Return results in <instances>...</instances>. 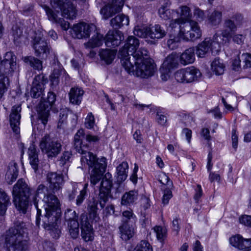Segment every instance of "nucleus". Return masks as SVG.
Here are the masks:
<instances>
[{
	"label": "nucleus",
	"mask_w": 251,
	"mask_h": 251,
	"mask_svg": "<svg viewBox=\"0 0 251 251\" xmlns=\"http://www.w3.org/2000/svg\"><path fill=\"white\" fill-rule=\"evenodd\" d=\"M6 251H27L29 246L27 226L25 223L17 220L13 226L3 234Z\"/></svg>",
	"instance_id": "obj_1"
},
{
	"label": "nucleus",
	"mask_w": 251,
	"mask_h": 251,
	"mask_svg": "<svg viewBox=\"0 0 251 251\" xmlns=\"http://www.w3.org/2000/svg\"><path fill=\"white\" fill-rule=\"evenodd\" d=\"M43 201L45 210V214L42 219L43 226L49 231L53 238H58L61 231L58 224L61 214L59 200L54 195L48 194L43 198Z\"/></svg>",
	"instance_id": "obj_2"
},
{
	"label": "nucleus",
	"mask_w": 251,
	"mask_h": 251,
	"mask_svg": "<svg viewBox=\"0 0 251 251\" xmlns=\"http://www.w3.org/2000/svg\"><path fill=\"white\" fill-rule=\"evenodd\" d=\"M122 65L129 74L142 78L152 75L155 70L152 60L145 56H141L140 60L135 61L123 60Z\"/></svg>",
	"instance_id": "obj_3"
},
{
	"label": "nucleus",
	"mask_w": 251,
	"mask_h": 251,
	"mask_svg": "<svg viewBox=\"0 0 251 251\" xmlns=\"http://www.w3.org/2000/svg\"><path fill=\"white\" fill-rule=\"evenodd\" d=\"M32 189L23 178L19 179L13 186V201L16 209L25 214L29 206Z\"/></svg>",
	"instance_id": "obj_4"
},
{
	"label": "nucleus",
	"mask_w": 251,
	"mask_h": 251,
	"mask_svg": "<svg viewBox=\"0 0 251 251\" xmlns=\"http://www.w3.org/2000/svg\"><path fill=\"white\" fill-rule=\"evenodd\" d=\"M84 138V130L79 129L74 136V148L75 151L81 154V163L84 167L94 168L99 165L100 158L99 159L93 153L88 151V145L84 144L82 140Z\"/></svg>",
	"instance_id": "obj_5"
},
{
	"label": "nucleus",
	"mask_w": 251,
	"mask_h": 251,
	"mask_svg": "<svg viewBox=\"0 0 251 251\" xmlns=\"http://www.w3.org/2000/svg\"><path fill=\"white\" fill-rule=\"evenodd\" d=\"M140 42L138 38L133 36H129L126 40L124 47L119 50V55L121 58V62L123 60H129L132 61L139 60L141 56H148V51L144 48L139 50Z\"/></svg>",
	"instance_id": "obj_6"
},
{
	"label": "nucleus",
	"mask_w": 251,
	"mask_h": 251,
	"mask_svg": "<svg viewBox=\"0 0 251 251\" xmlns=\"http://www.w3.org/2000/svg\"><path fill=\"white\" fill-rule=\"evenodd\" d=\"M15 57L13 53L8 52L6 53L5 58L1 62L0 65V99L7 90L9 84V79L6 74L13 71L14 67L16 65L14 60Z\"/></svg>",
	"instance_id": "obj_7"
},
{
	"label": "nucleus",
	"mask_w": 251,
	"mask_h": 251,
	"mask_svg": "<svg viewBox=\"0 0 251 251\" xmlns=\"http://www.w3.org/2000/svg\"><path fill=\"white\" fill-rule=\"evenodd\" d=\"M39 146L42 152L49 158L56 157L62 151L61 143L48 134H45L41 138Z\"/></svg>",
	"instance_id": "obj_8"
},
{
	"label": "nucleus",
	"mask_w": 251,
	"mask_h": 251,
	"mask_svg": "<svg viewBox=\"0 0 251 251\" xmlns=\"http://www.w3.org/2000/svg\"><path fill=\"white\" fill-rule=\"evenodd\" d=\"M179 36L184 40L195 41L201 37L202 31L197 22L189 20L180 25Z\"/></svg>",
	"instance_id": "obj_9"
},
{
	"label": "nucleus",
	"mask_w": 251,
	"mask_h": 251,
	"mask_svg": "<svg viewBox=\"0 0 251 251\" xmlns=\"http://www.w3.org/2000/svg\"><path fill=\"white\" fill-rule=\"evenodd\" d=\"M244 22L243 15L240 13H234L225 19L223 23L224 29L221 35L226 39L231 38V34L235 32L237 28L242 25Z\"/></svg>",
	"instance_id": "obj_10"
},
{
	"label": "nucleus",
	"mask_w": 251,
	"mask_h": 251,
	"mask_svg": "<svg viewBox=\"0 0 251 251\" xmlns=\"http://www.w3.org/2000/svg\"><path fill=\"white\" fill-rule=\"evenodd\" d=\"M221 36L215 34L213 39L205 38L196 47V54L198 57L202 58L210 51L217 53L220 50V42L218 38Z\"/></svg>",
	"instance_id": "obj_11"
},
{
	"label": "nucleus",
	"mask_w": 251,
	"mask_h": 251,
	"mask_svg": "<svg viewBox=\"0 0 251 251\" xmlns=\"http://www.w3.org/2000/svg\"><path fill=\"white\" fill-rule=\"evenodd\" d=\"M201 76V71L194 66L179 69L175 74L176 80L181 83H191L197 81Z\"/></svg>",
	"instance_id": "obj_12"
},
{
	"label": "nucleus",
	"mask_w": 251,
	"mask_h": 251,
	"mask_svg": "<svg viewBox=\"0 0 251 251\" xmlns=\"http://www.w3.org/2000/svg\"><path fill=\"white\" fill-rule=\"evenodd\" d=\"M32 47L36 56L46 58L50 52V47L43 38V34L40 31L35 33L32 41Z\"/></svg>",
	"instance_id": "obj_13"
},
{
	"label": "nucleus",
	"mask_w": 251,
	"mask_h": 251,
	"mask_svg": "<svg viewBox=\"0 0 251 251\" xmlns=\"http://www.w3.org/2000/svg\"><path fill=\"white\" fill-rule=\"evenodd\" d=\"M56 100V95L52 92H49L46 100L41 101L38 105L37 111L38 117L42 123L46 125L48 121L50 111Z\"/></svg>",
	"instance_id": "obj_14"
},
{
	"label": "nucleus",
	"mask_w": 251,
	"mask_h": 251,
	"mask_svg": "<svg viewBox=\"0 0 251 251\" xmlns=\"http://www.w3.org/2000/svg\"><path fill=\"white\" fill-rule=\"evenodd\" d=\"M112 185V175L108 172L106 173L101 178L98 196L100 204L102 208L105 206L110 196Z\"/></svg>",
	"instance_id": "obj_15"
},
{
	"label": "nucleus",
	"mask_w": 251,
	"mask_h": 251,
	"mask_svg": "<svg viewBox=\"0 0 251 251\" xmlns=\"http://www.w3.org/2000/svg\"><path fill=\"white\" fill-rule=\"evenodd\" d=\"M95 30L94 25L80 22L73 25L71 33L75 38L83 39L89 37L92 31Z\"/></svg>",
	"instance_id": "obj_16"
},
{
	"label": "nucleus",
	"mask_w": 251,
	"mask_h": 251,
	"mask_svg": "<svg viewBox=\"0 0 251 251\" xmlns=\"http://www.w3.org/2000/svg\"><path fill=\"white\" fill-rule=\"evenodd\" d=\"M65 220L68 222V228L70 235L74 239L78 237L79 234V223L77 216L75 211L67 209L65 213Z\"/></svg>",
	"instance_id": "obj_17"
},
{
	"label": "nucleus",
	"mask_w": 251,
	"mask_h": 251,
	"mask_svg": "<svg viewBox=\"0 0 251 251\" xmlns=\"http://www.w3.org/2000/svg\"><path fill=\"white\" fill-rule=\"evenodd\" d=\"M106 160L105 157L101 158L99 165H96L94 168H91L92 170L90 173L91 185H95L102 178L107 166Z\"/></svg>",
	"instance_id": "obj_18"
},
{
	"label": "nucleus",
	"mask_w": 251,
	"mask_h": 251,
	"mask_svg": "<svg viewBox=\"0 0 251 251\" xmlns=\"http://www.w3.org/2000/svg\"><path fill=\"white\" fill-rule=\"evenodd\" d=\"M46 179L49 188L55 193L60 190L64 184L63 176L56 172H49L47 174Z\"/></svg>",
	"instance_id": "obj_19"
},
{
	"label": "nucleus",
	"mask_w": 251,
	"mask_h": 251,
	"mask_svg": "<svg viewBox=\"0 0 251 251\" xmlns=\"http://www.w3.org/2000/svg\"><path fill=\"white\" fill-rule=\"evenodd\" d=\"M48 194H52L51 193H50L48 192V188L44 184H40L37 188L36 191L34 193H31V198L30 201L33 202L34 205L37 209V215L36 219V224L37 226H39L40 221V216L41 215V210L39 209L38 207V201L37 198L39 197L40 195H43L44 198L45 196Z\"/></svg>",
	"instance_id": "obj_20"
},
{
	"label": "nucleus",
	"mask_w": 251,
	"mask_h": 251,
	"mask_svg": "<svg viewBox=\"0 0 251 251\" xmlns=\"http://www.w3.org/2000/svg\"><path fill=\"white\" fill-rule=\"evenodd\" d=\"M124 39L122 33L119 30H109L104 38L105 45L108 47H118Z\"/></svg>",
	"instance_id": "obj_21"
},
{
	"label": "nucleus",
	"mask_w": 251,
	"mask_h": 251,
	"mask_svg": "<svg viewBox=\"0 0 251 251\" xmlns=\"http://www.w3.org/2000/svg\"><path fill=\"white\" fill-rule=\"evenodd\" d=\"M80 227L81 236L86 242L91 241L94 239L93 229L88 220L87 217L82 214L81 215Z\"/></svg>",
	"instance_id": "obj_22"
},
{
	"label": "nucleus",
	"mask_w": 251,
	"mask_h": 251,
	"mask_svg": "<svg viewBox=\"0 0 251 251\" xmlns=\"http://www.w3.org/2000/svg\"><path fill=\"white\" fill-rule=\"evenodd\" d=\"M47 82L43 75H39L34 78L32 87L30 91L31 96L33 98H37L40 97L44 91V84Z\"/></svg>",
	"instance_id": "obj_23"
},
{
	"label": "nucleus",
	"mask_w": 251,
	"mask_h": 251,
	"mask_svg": "<svg viewBox=\"0 0 251 251\" xmlns=\"http://www.w3.org/2000/svg\"><path fill=\"white\" fill-rule=\"evenodd\" d=\"M21 111L20 105H15L12 107L11 113L10 115V124L13 131L16 134L20 132L19 125L20 123Z\"/></svg>",
	"instance_id": "obj_24"
},
{
	"label": "nucleus",
	"mask_w": 251,
	"mask_h": 251,
	"mask_svg": "<svg viewBox=\"0 0 251 251\" xmlns=\"http://www.w3.org/2000/svg\"><path fill=\"white\" fill-rule=\"evenodd\" d=\"M195 60V49L194 47L185 50L179 57V61L184 66L193 63Z\"/></svg>",
	"instance_id": "obj_25"
},
{
	"label": "nucleus",
	"mask_w": 251,
	"mask_h": 251,
	"mask_svg": "<svg viewBox=\"0 0 251 251\" xmlns=\"http://www.w3.org/2000/svg\"><path fill=\"white\" fill-rule=\"evenodd\" d=\"M98 203V201L94 198L89 199L87 203V210L89 218L95 221L99 219Z\"/></svg>",
	"instance_id": "obj_26"
},
{
	"label": "nucleus",
	"mask_w": 251,
	"mask_h": 251,
	"mask_svg": "<svg viewBox=\"0 0 251 251\" xmlns=\"http://www.w3.org/2000/svg\"><path fill=\"white\" fill-rule=\"evenodd\" d=\"M83 90L79 87H73L69 92V100L71 103L73 104L79 105L81 103Z\"/></svg>",
	"instance_id": "obj_27"
},
{
	"label": "nucleus",
	"mask_w": 251,
	"mask_h": 251,
	"mask_svg": "<svg viewBox=\"0 0 251 251\" xmlns=\"http://www.w3.org/2000/svg\"><path fill=\"white\" fill-rule=\"evenodd\" d=\"M223 13L221 10L214 9L209 11L207 16V22L212 26L219 25L222 21Z\"/></svg>",
	"instance_id": "obj_28"
},
{
	"label": "nucleus",
	"mask_w": 251,
	"mask_h": 251,
	"mask_svg": "<svg viewBox=\"0 0 251 251\" xmlns=\"http://www.w3.org/2000/svg\"><path fill=\"white\" fill-rule=\"evenodd\" d=\"M44 8L49 20L53 22L60 23L64 30H67L69 28L70 24L68 22H65L61 18L58 19L56 13L50 7L46 6Z\"/></svg>",
	"instance_id": "obj_29"
},
{
	"label": "nucleus",
	"mask_w": 251,
	"mask_h": 251,
	"mask_svg": "<svg viewBox=\"0 0 251 251\" xmlns=\"http://www.w3.org/2000/svg\"><path fill=\"white\" fill-rule=\"evenodd\" d=\"M29 163L32 168L36 172L38 168L39 160L38 158V153L34 145L32 144L28 148V151Z\"/></svg>",
	"instance_id": "obj_30"
},
{
	"label": "nucleus",
	"mask_w": 251,
	"mask_h": 251,
	"mask_svg": "<svg viewBox=\"0 0 251 251\" xmlns=\"http://www.w3.org/2000/svg\"><path fill=\"white\" fill-rule=\"evenodd\" d=\"M18 170L17 164L14 162H10L5 175V179L8 184H11L17 178Z\"/></svg>",
	"instance_id": "obj_31"
},
{
	"label": "nucleus",
	"mask_w": 251,
	"mask_h": 251,
	"mask_svg": "<svg viewBox=\"0 0 251 251\" xmlns=\"http://www.w3.org/2000/svg\"><path fill=\"white\" fill-rule=\"evenodd\" d=\"M119 230L121 238L125 241L129 240L134 235V230L131 225L122 224L119 227Z\"/></svg>",
	"instance_id": "obj_32"
},
{
	"label": "nucleus",
	"mask_w": 251,
	"mask_h": 251,
	"mask_svg": "<svg viewBox=\"0 0 251 251\" xmlns=\"http://www.w3.org/2000/svg\"><path fill=\"white\" fill-rule=\"evenodd\" d=\"M129 18L124 14H119L110 21V25L115 28H120L124 25L129 24Z\"/></svg>",
	"instance_id": "obj_33"
},
{
	"label": "nucleus",
	"mask_w": 251,
	"mask_h": 251,
	"mask_svg": "<svg viewBox=\"0 0 251 251\" xmlns=\"http://www.w3.org/2000/svg\"><path fill=\"white\" fill-rule=\"evenodd\" d=\"M138 194L137 191L131 190L125 193L121 199V204L122 205L130 206L133 204L137 200Z\"/></svg>",
	"instance_id": "obj_34"
},
{
	"label": "nucleus",
	"mask_w": 251,
	"mask_h": 251,
	"mask_svg": "<svg viewBox=\"0 0 251 251\" xmlns=\"http://www.w3.org/2000/svg\"><path fill=\"white\" fill-rule=\"evenodd\" d=\"M60 8L62 10V15L64 18L69 19H74L75 18L76 10L72 4L63 3L62 6Z\"/></svg>",
	"instance_id": "obj_35"
},
{
	"label": "nucleus",
	"mask_w": 251,
	"mask_h": 251,
	"mask_svg": "<svg viewBox=\"0 0 251 251\" xmlns=\"http://www.w3.org/2000/svg\"><path fill=\"white\" fill-rule=\"evenodd\" d=\"M166 31L159 25L150 28L149 37L151 39H160L166 34Z\"/></svg>",
	"instance_id": "obj_36"
},
{
	"label": "nucleus",
	"mask_w": 251,
	"mask_h": 251,
	"mask_svg": "<svg viewBox=\"0 0 251 251\" xmlns=\"http://www.w3.org/2000/svg\"><path fill=\"white\" fill-rule=\"evenodd\" d=\"M128 168V165L126 162H123L117 166V181L119 183H121L126 179Z\"/></svg>",
	"instance_id": "obj_37"
},
{
	"label": "nucleus",
	"mask_w": 251,
	"mask_h": 251,
	"mask_svg": "<svg viewBox=\"0 0 251 251\" xmlns=\"http://www.w3.org/2000/svg\"><path fill=\"white\" fill-rule=\"evenodd\" d=\"M116 55V51L114 50L109 49H101L99 51V56L102 60H103L107 64L112 63Z\"/></svg>",
	"instance_id": "obj_38"
},
{
	"label": "nucleus",
	"mask_w": 251,
	"mask_h": 251,
	"mask_svg": "<svg viewBox=\"0 0 251 251\" xmlns=\"http://www.w3.org/2000/svg\"><path fill=\"white\" fill-rule=\"evenodd\" d=\"M178 66L177 56L175 54L169 55L162 64V67L172 70Z\"/></svg>",
	"instance_id": "obj_39"
},
{
	"label": "nucleus",
	"mask_w": 251,
	"mask_h": 251,
	"mask_svg": "<svg viewBox=\"0 0 251 251\" xmlns=\"http://www.w3.org/2000/svg\"><path fill=\"white\" fill-rule=\"evenodd\" d=\"M9 204H10L9 197L4 191L0 189V215L5 214Z\"/></svg>",
	"instance_id": "obj_40"
},
{
	"label": "nucleus",
	"mask_w": 251,
	"mask_h": 251,
	"mask_svg": "<svg viewBox=\"0 0 251 251\" xmlns=\"http://www.w3.org/2000/svg\"><path fill=\"white\" fill-rule=\"evenodd\" d=\"M225 66L219 59H215L211 64L212 71L216 75H219L224 74Z\"/></svg>",
	"instance_id": "obj_41"
},
{
	"label": "nucleus",
	"mask_w": 251,
	"mask_h": 251,
	"mask_svg": "<svg viewBox=\"0 0 251 251\" xmlns=\"http://www.w3.org/2000/svg\"><path fill=\"white\" fill-rule=\"evenodd\" d=\"M104 38L102 34L96 33L92 39L86 44V46L89 48H94L99 47L103 44Z\"/></svg>",
	"instance_id": "obj_42"
},
{
	"label": "nucleus",
	"mask_w": 251,
	"mask_h": 251,
	"mask_svg": "<svg viewBox=\"0 0 251 251\" xmlns=\"http://www.w3.org/2000/svg\"><path fill=\"white\" fill-rule=\"evenodd\" d=\"M24 61L35 69L38 70L42 69V62L37 58L31 56H26L24 58Z\"/></svg>",
	"instance_id": "obj_43"
},
{
	"label": "nucleus",
	"mask_w": 251,
	"mask_h": 251,
	"mask_svg": "<svg viewBox=\"0 0 251 251\" xmlns=\"http://www.w3.org/2000/svg\"><path fill=\"white\" fill-rule=\"evenodd\" d=\"M63 73H64V70L63 68L59 67L54 69L50 75V81L52 86H56L59 84L60 78H61Z\"/></svg>",
	"instance_id": "obj_44"
},
{
	"label": "nucleus",
	"mask_w": 251,
	"mask_h": 251,
	"mask_svg": "<svg viewBox=\"0 0 251 251\" xmlns=\"http://www.w3.org/2000/svg\"><path fill=\"white\" fill-rule=\"evenodd\" d=\"M136 220V216L133 214L132 210H126L123 211L122 213V224L126 225L132 224L135 223Z\"/></svg>",
	"instance_id": "obj_45"
},
{
	"label": "nucleus",
	"mask_w": 251,
	"mask_h": 251,
	"mask_svg": "<svg viewBox=\"0 0 251 251\" xmlns=\"http://www.w3.org/2000/svg\"><path fill=\"white\" fill-rule=\"evenodd\" d=\"M180 9L179 19H182L183 23H187L192 17L190 8L187 6H181L180 7Z\"/></svg>",
	"instance_id": "obj_46"
},
{
	"label": "nucleus",
	"mask_w": 251,
	"mask_h": 251,
	"mask_svg": "<svg viewBox=\"0 0 251 251\" xmlns=\"http://www.w3.org/2000/svg\"><path fill=\"white\" fill-rule=\"evenodd\" d=\"M134 34L140 37H149L150 27H140L136 26L134 28Z\"/></svg>",
	"instance_id": "obj_47"
},
{
	"label": "nucleus",
	"mask_w": 251,
	"mask_h": 251,
	"mask_svg": "<svg viewBox=\"0 0 251 251\" xmlns=\"http://www.w3.org/2000/svg\"><path fill=\"white\" fill-rule=\"evenodd\" d=\"M158 180L162 184V187L165 186V188H172L173 187V182L170 180L169 177L165 173H162L159 175Z\"/></svg>",
	"instance_id": "obj_48"
},
{
	"label": "nucleus",
	"mask_w": 251,
	"mask_h": 251,
	"mask_svg": "<svg viewBox=\"0 0 251 251\" xmlns=\"http://www.w3.org/2000/svg\"><path fill=\"white\" fill-rule=\"evenodd\" d=\"M124 1L123 0H113L111 2L107 4L113 11L114 14L121 10Z\"/></svg>",
	"instance_id": "obj_49"
},
{
	"label": "nucleus",
	"mask_w": 251,
	"mask_h": 251,
	"mask_svg": "<svg viewBox=\"0 0 251 251\" xmlns=\"http://www.w3.org/2000/svg\"><path fill=\"white\" fill-rule=\"evenodd\" d=\"M14 41L16 43L21 42V38L23 37V28H21L17 25H14L12 27V31Z\"/></svg>",
	"instance_id": "obj_50"
},
{
	"label": "nucleus",
	"mask_w": 251,
	"mask_h": 251,
	"mask_svg": "<svg viewBox=\"0 0 251 251\" xmlns=\"http://www.w3.org/2000/svg\"><path fill=\"white\" fill-rule=\"evenodd\" d=\"M174 12L173 10L166 9L164 6L161 7L158 10L160 17L164 20H168L172 18V14Z\"/></svg>",
	"instance_id": "obj_51"
},
{
	"label": "nucleus",
	"mask_w": 251,
	"mask_h": 251,
	"mask_svg": "<svg viewBox=\"0 0 251 251\" xmlns=\"http://www.w3.org/2000/svg\"><path fill=\"white\" fill-rule=\"evenodd\" d=\"M243 239V237L239 234L232 236L229 239L230 244L232 246L241 250Z\"/></svg>",
	"instance_id": "obj_52"
},
{
	"label": "nucleus",
	"mask_w": 251,
	"mask_h": 251,
	"mask_svg": "<svg viewBox=\"0 0 251 251\" xmlns=\"http://www.w3.org/2000/svg\"><path fill=\"white\" fill-rule=\"evenodd\" d=\"M133 251H152V249L149 242L143 240L137 245Z\"/></svg>",
	"instance_id": "obj_53"
},
{
	"label": "nucleus",
	"mask_w": 251,
	"mask_h": 251,
	"mask_svg": "<svg viewBox=\"0 0 251 251\" xmlns=\"http://www.w3.org/2000/svg\"><path fill=\"white\" fill-rule=\"evenodd\" d=\"M88 184L86 183L84 184L83 188L80 191L79 195L77 196L76 200V204L77 206L80 205L83 201L87 196V188Z\"/></svg>",
	"instance_id": "obj_54"
},
{
	"label": "nucleus",
	"mask_w": 251,
	"mask_h": 251,
	"mask_svg": "<svg viewBox=\"0 0 251 251\" xmlns=\"http://www.w3.org/2000/svg\"><path fill=\"white\" fill-rule=\"evenodd\" d=\"M172 189V188H165V186L161 187V189L163 191V196L162 201L164 205L168 204L169 200L173 196Z\"/></svg>",
	"instance_id": "obj_55"
},
{
	"label": "nucleus",
	"mask_w": 251,
	"mask_h": 251,
	"mask_svg": "<svg viewBox=\"0 0 251 251\" xmlns=\"http://www.w3.org/2000/svg\"><path fill=\"white\" fill-rule=\"evenodd\" d=\"M180 43L179 38L177 37H171L167 41V45L171 50H175L176 49Z\"/></svg>",
	"instance_id": "obj_56"
},
{
	"label": "nucleus",
	"mask_w": 251,
	"mask_h": 251,
	"mask_svg": "<svg viewBox=\"0 0 251 251\" xmlns=\"http://www.w3.org/2000/svg\"><path fill=\"white\" fill-rule=\"evenodd\" d=\"M85 126L87 128L92 129L95 126V117L92 113H89L85 120Z\"/></svg>",
	"instance_id": "obj_57"
},
{
	"label": "nucleus",
	"mask_w": 251,
	"mask_h": 251,
	"mask_svg": "<svg viewBox=\"0 0 251 251\" xmlns=\"http://www.w3.org/2000/svg\"><path fill=\"white\" fill-rule=\"evenodd\" d=\"M100 13L102 15L103 18L106 20L114 14L113 11L109 7V5L106 4L100 10Z\"/></svg>",
	"instance_id": "obj_58"
},
{
	"label": "nucleus",
	"mask_w": 251,
	"mask_h": 251,
	"mask_svg": "<svg viewBox=\"0 0 251 251\" xmlns=\"http://www.w3.org/2000/svg\"><path fill=\"white\" fill-rule=\"evenodd\" d=\"M241 59L242 60L243 68H251V53H245L241 55Z\"/></svg>",
	"instance_id": "obj_59"
},
{
	"label": "nucleus",
	"mask_w": 251,
	"mask_h": 251,
	"mask_svg": "<svg viewBox=\"0 0 251 251\" xmlns=\"http://www.w3.org/2000/svg\"><path fill=\"white\" fill-rule=\"evenodd\" d=\"M154 231L155 232L157 238L162 241L165 236L166 231V229L163 228L160 226H155L153 228Z\"/></svg>",
	"instance_id": "obj_60"
},
{
	"label": "nucleus",
	"mask_w": 251,
	"mask_h": 251,
	"mask_svg": "<svg viewBox=\"0 0 251 251\" xmlns=\"http://www.w3.org/2000/svg\"><path fill=\"white\" fill-rule=\"evenodd\" d=\"M72 156V153L69 151H65L60 157L59 162L60 165L64 166L67 162L70 161Z\"/></svg>",
	"instance_id": "obj_61"
},
{
	"label": "nucleus",
	"mask_w": 251,
	"mask_h": 251,
	"mask_svg": "<svg viewBox=\"0 0 251 251\" xmlns=\"http://www.w3.org/2000/svg\"><path fill=\"white\" fill-rule=\"evenodd\" d=\"M246 35L244 34H236L232 35L231 37L233 41L239 45H242L244 44V41L246 39Z\"/></svg>",
	"instance_id": "obj_62"
},
{
	"label": "nucleus",
	"mask_w": 251,
	"mask_h": 251,
	"mask_svg": "<svg viewBox=\"0 0 251 251\" xmlns=\"http://www.w3.org/2000/svg\"><path fill=\"white\" fill-rule=\"evenodd\" d=\"M194 16L197 20L202 21L205 18L204 11L200 9L199 7H195L193 11Z\"/></svg>",
	"instance_id": "obj_63"
},
{
	"label": "nucleus",
	"mask_w": 251,
	"mask_h": 251,
	"mask_svg": "<svg viewBox=\"0 0 251 251\" xmlns=\"http://www.w3.org/2000/svg\"><path fill=\"white\" fill-rule=\"evenodd\" d=\"M239 223L245 226L251 227V216L244 215L239 218Z\"/></svg>",
	"instance_id": "obj_64"
}]
</instances>
